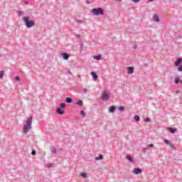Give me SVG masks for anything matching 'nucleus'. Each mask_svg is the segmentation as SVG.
<instances>
[{"mask_svg": "<svg viewBox=\"0 0 182 182\" xmlns=\"http://www.w3.org/2000/svg\"><path fill=\"white\" fill-rule=\"evenodd\" d=\"M22 21L24 23V25L28 28V29L31 28H33L35 26V21L33 20H31L29 16H23L22 18Z\"/></svg>", "mask_w": 182, "mask_h": 182, "instance_id": "nucleus-1", "label": "nucleus"}, {"mask_svg": "<svg viewBox=\"0 0 182 182\" xmlns=\"http://www.w3.org/2000/svg\"><path fill=\"white\" fill-rule=\"evenodd\" d=\"M91 14L95 16H99V15H105V11L102 8H95L91 10Z\"/></svg>", "mask_w": 182, "mask_h": 182, "instance_id": "nucleus-2", "label": "nucleus"}, {"mask_svg": "<svg viewBox=\"0 0 182 182\" xmlns=\"http://www.w3.org/2000/svg\"><path fill=\"white\" fill-rule=\"evenodd\" d=\"M101 99L102 100L107 101L109 100V99H110V95H109V93H107V91H103L101 96Z\"/></svg>", "mask_w": 182, "mask_h": 182, "instance_id": "nucleus-3", "label": "nucleus"}, {"mask_svg": "<svg viewBox=\"0 0 182 182\" xmlns=\"http://www.w3.org/2000/svg\"><path fill=\"white\" fill-rule=\"evenodd\" d=\"M31 129H32L31 125H28V124H25L24 127H23V131L24 134H28V133L29 132V130H31Z\"/></svg>", "mask_w": 182, "mask_h": 182, "instance_id": "nucleus-4", "label": "nucleus"}, {"mask_svg": "<svg viewBox=\"0 0 182 182\" xmlns=\"http://www.w3.org/2000/svg\"><path fill=\"white\" fill-rule=\"evenodd\" d=\"M55 112L58 114H60V116H63V114H65V110L62 109V108L57 107L55 109Z\"/></svg>", "mask_w": 182, "mask_h": 182, "instance_id": "nucleus-5", "label": "nucleus"}, {"mask_svg": "<svg viewBox=\"0 0 182 182\" xmlns=\"http://www.w3.org/2000/svg\"><path fill=\"white\" fill-rule=\"evenodd\" d=\"M143 171V170H141V168H134V170L132 171V173H134V174H141V173Z\"/></svg>", "mask_w": 182, "mask_h": 182, "instance_id": "nucleus-6", "label": "nucleus"}, {"mask_svg": "<svg viewBox=\"0 0 182 182\" xmlns=\"http://www.w3.org/2000/svg\"><path fill=\"white\" fill-rule=\"evenodd\" d=\"M128 75H132L134 73V67H128L127 68Z\"/></svg>", "mask_w": 182, "mask_h": 182, "instance_id": "nucleus-7", "label": "nucleus"}, {"mask_svg": "<svg viewBox=\"0 0 182 182\" xmlns=\"http://www.w3.org/2000/svg\"><path fill=\"white\" fill-rule=\"evenodd\" d=\"M32 116H30L27 117V119L26 121V124H28L29 126H32Z\"/></svg>", "mask_w": 182, "mask_h": 182, "instance_id": "nucleus-8", "label": "nucleus"}, {"mask_svg": "<svg viewBox=\"0 0 182 182\" xmlns=\"http://www.w3.org/2000/svg\"><path fill=\"white\" fill-rule=\"evenodd\" d=\"M181 62H182V58H178L176 59V60L175 61V63H174V65L175 66H179V65H182Z\"/></svg>", "mask_w": 182, "mask_h": 182, "instance_id": "nucleus-9", "label": "nucleus"}, {"mask_svg": "<svg viewBox=\"0 0 182 182\" xmlns=\"http://www.w3.org/2000/svg\"><path fill=\"white\" fill-rule=\"evenodd\" d=\"M65 102L68 105H72V103H73V99H72L70 97H65Z\"/></svg>", "mask_w": 182, "mask_h": 182, "instance_id": "nucleus-10", "label": "nucleus"}, {"mask_svg": "<svg viewBox=\"0 0 182 182\" xmlns=\"http://www.w3.org/2000/svg\"><path fill=\"white\" fill-rule=\"evenodd\" d=\"M91 76L93 79V80L96 81L97 80V74L95 72H91Z\"/></svg>", "mask_w": 182, "mask_h": 182, "instance_id": "nucleus-11", "label": "nucleus"}, {"mask_svg": "<svg viewBox=\"0 0 182 182\" xmlns=\"http://www.w3.org/2000/svg\"><path fill=\"white\" fill-rule=\"evenodd\" d=\"M167 129L168 130L169 133H171V134H174V133L177 132V129H174L171 127H168Z\"/></svg>", "mask_w": 182, "mask_h": 182, "instance_id": "nucleus-12", "label": "nucleus"}, {"mask_svg": "<svg viewBox=\"0 0 182 182\" xmlns=\"http://www.w3.org/2000/svg\"><path fill=\"white\" fill-rule=\"evenodd\" d=\"M61 55L63 56V59L65 60H68V59H69V55L67 53H61Z\"/></svg>", "mask_w": 182, "mask_h": 182, "instance_id": "nucleus-13", "label": "nucleus"}, {"mask_svg": "<svg viewBox=\"0 0 182 182\" xmlns=\"http://www.w3.org/2000/svg\"><path fill=\"white\" fill-rule=\"evenodd\" d=\"M153 20L154 22H160V18H159V16L157 14H154L153 16Z\"/></svg>", "mask_w": 182, "mask_h": 182, "instance_id": "nucleus-14", "label": "nucleus"}, {"mask_svg": "<svg viewBox=\"0 0 182 182\" xmlns=\"http://www.w3.org/2000/svg\"><path fill=\"white\" fill-rule=\"evenodd\" d=\"M115 111H116V107H114V106L109 107V113H114Z\"/></svg>", "mask_w": 182, "mask_h": 182, "instance_id": "nucleus-15", "label": "nucleus"}, {"mask_svg": "<svg viewBox=\"0 0 182 182\" xmlns=\"http://www.w3.org/2000/svg\"><path fill=\"white\" fill-rule=\"evenodd\" d=\"M76 105L82 107V106H83V101L82 100H78L76 102Z\"/></svg>", "mask_w": 182, "mask_h": 182, "instance_id": "nucleus-16", "label": "nucleus"}, {"mask_svg": "<svg viewBox=\"0 0 182 182\" xmlns=\"http://www.w3.org/2000/svg\"><path fill=\"white\" fill-rule=\"evenodd\" d=\"M127 160H128V161H129V163H134V160L133 159V158L131 156H126Z\"/></svg>", "mask_w": 182, "mask_h": 182, "instance_id": "nucleus-17", "label": "nucleus"}, {"mask_svg": "<svg viewBox=\"0 0 182 182\" xmlns=\"http://www.w3.org/2000/svg\"><path fill=\"white\" fill-rule=\"evenodd\" d=\"M95 160L96 161H99V160H103V155L102 154H99V156H96L95 158Z\"/></svg>", "mask_w": 182, "mask_h": 182, "instance_id": "nucleus-18", "label": "nucleus"}, {"mask_svg": "<svg viewBox=\"0 0 182 182\" xmlns=\"http://www.w3.org/2000/svg\"><path fill=\"white\" fill-rule=\"evenodd\" d=\"M174 83H176V85H178V83H181V82H180V77H176L174 79Z\"/></svg>", "mask_w": 182, "mask_h": 182, "instance_id": "nucleus-19", "label": "nucleus"}, {"mask_svg": "<svg viewBox=\"0 0 182 182\" xmlns=\"http://www.w3.org/2000/svg\"><path fill=\"white\" fill-rule=\"evenodd\" d=\"M80 176H81V177H83V178H87V173H85V172H82L80 173Z\"/></svg>", "mask_w": 182, "mask_h": 182, "instance_id": "nucleus-20", "label": "nucleus"}, {"mask_svg": "<svg viewBox=\"0 0 182 182\" xmlns=\"http://www.w3.org/2000/svg\"><path fill=\"white\" fill-rule=\"evenodd\" d=\"M66 107V104L65 102H61L60 104V107L58 108H60V109H65Z\"/></svg>", "mask_w": 182, "mask_h": 182, "instance_id": "nucleus-21", "label": "nucleus"}, {"mask_svg": "<svg viewBox=\"0 0 182 182\" xmlns=\"http://www.w3.org/2000/svg\"><path fill=\"white\" fill-rule=\"evenodd\" d=\"M93 59H95L96 60H100V59H102V55H94Z\"/></svg>", "mask_w": 182, "mask_h": 182, "instance_id": "nucleus-22", "label": "nucleus"}, {"mask_svg": "<svg viewBox=\"0 0 182 182\" xmlns=\"http://www.w3.org/2000/svg\"><path fill=\"white\" fill-rule=\"evenodd\" d=\"M80 113L83 118L86 117V112H85V111L80 110Z\"/></svg>", "mask_w": 182, "mask_h": 182, "instance_id": "nucleus-23", "label": "nucleus"}, {"mask_svg": "<svg viewBox=\"0 0 182 182\" xmlns=\"http://www.w3.org/2000/svg\"><path fill=\"white\" fill-rule=\"evenodd\" d=\"M134 119L135 120V122H140V117L139 115H135L134 117Z\"/></svg>", "mask_w": 182, "mask_h": 182, "instance_id": "nucleus-24", "label": "nucleus"}, {"mask_svg": "<svg viewBox=\"0 0 182 182\" xmlns=\"http://www.w3.org/2000/svg\"><path fill=\"white\" fill-rule=\"evenodd\" d=\"M178 72H182V64L176 66Z\"/></svg>", "mask_w": 182, "mask_h": 182, "instance_id": "nucleus-25", "label": "nucleus"}, {"mask_svg": "<svg viewBox=\"0 0 182 182\" xmlns=\"http://www.w3.org/2000/svg\"><path fill=\"white\" fill-rule=\"evenodd\" d=\"M16 14H17L18 16H21V15H23V11H17Z\"/></svg>", "mask_w": 182, "mask_h": 182, "instance_id": "nucleus-26", "label": "nucleus"}, {"mask_svg": "<svg viewBox=\"0 0 182 182\" xmlns=\"http://www.w3.org/2000/svg\"><path fill=\"white\" fill-rule=\"evenodd\" d=\"M4 75H5V73L3 70L0 71V79L4 77Z\"/></svg>", "mask_w": 182, "mask_h": 182, "instance_id": "nucleus-27", "label": "nucleus"}, {"mask_svg": "<svg viewBox=\"0 0 182 182\" xmlns=\"http://www.w3.org/2000/svg\"><path fill=\"white\" fill-rule=\"evenodd\" d=\"M118 110H119L120 112H124V107L121 106L118 107Z\"/></svg>", "mask_w": 182, "mask_h": 182, "instance_id": "nucleus-28", "label": "nucleus"}, {"mask_svg": "<svg viewBox=\"0 0 182 182\" xmlns=\"http://www.w3.org/2000/svg\"><path fill=\"white\" fill-rule=\"evenodd\" d=\"M75 22H76L77 23H79V24L83 23V21H82V20L75 19Z\"/></svg>", "mask_w": 182, "mask_h": 182, "instance_id": "nucleus-29", "label": "nucleus"}, {"mask_svg": "<svg viewBox=\"0 0 182 182\" xmlns=\"http://www.w3.org/2000/svg\"><path fill=\"white\" fill-rule=\"evenodd\" d=\"M164 142L165 143V144H168V146L171 144L170 141H168V139H164Z\"/></svg>", "mask_w": 182, "mask_h": 182, "instance_id": "nucleus-30", "label": "nucleus"}, {"mask_svg": "<svg viewBox=\"0 0 182 182\" xmlns=\"http://www.w3.org/2000/svg\"><path fill=\"white\" fill-rule=\"evenodd\" d=\"M15 80L16 82H21V77H19V76H16V77H15Z\"/></svg>", "mask_w": 182, "mask_h": 182, "instance_id": "nucleus-31", "label": "nucleus"}, {"mask_svg": "<svg viewBox=\"0 0 182 182\" xmlns=\"http://www.w3.org/2000/svg\"><path fill=\"white\" fill-rule=\"evenodd\" d=\"M52 153H54V154L58 153V149H56V148H53Z\"/></svg>", "mask_w": 182, "mask_h": 182, "instance_id": "nucleus-32", "label": "nucleus"}, {"mask_svg": "<svg viewBox=\"0 0 182 182\" xmlns=\"http://www.w3.org/2000/svg\"><path fill=\"white\" fill-rule=\"evenodd\" d=\"M31 154H32V156H36V151L32 150L31 151Z\"/></svg>", "mask_w": 182, "mask_h": 182, "instance_id": "nucleus-33", "label": "nucleus"}, {"mask_svg": "<svg viewBox=\"0 0 182 182\" xmlns=\"http://www.w3.org/2000/svg\"><path fill=\"white\" fill-rule=\"evenodd\" d=\"M46 167L50 168V167H52V164H47Z\"/></svg>", "mask_w": 182, "mask_h": 182, "instance_id": "nucleus-34", "label": "nucleus"}, {"mask_svg": "<svg viewBox=\"0 0 182 182\" xmlns=\"http://www.w3.org/2000/svg\"><path fill=\"white\" fill-rule=\"evenodd\" d=\"M148 147H150V148L153 149V147H154V144H150L148 145Z\"/></svg>", "mask_w": 182, "mask_h": 182, "instance_id": "nucleus-35", "label": "nucleus"}, {"mask_svg": "<svg viewBox=\"0 0 182 182\" xmlns=\"http://www.w3.org/2000/svg\"><path fill=\"white\" fill-rule=\"evenodd\" d=\"M134 4H137L138 2H140V0H132Z\"/></svg>", "mask_w": 182, "mask_h": 182, "instance_id": "nucleus-36", "label": "nucleus"}, {"mask_svg": "<svg viewBox=\"0 0 182 182\" xmlns=\"http://www.w3.org/2000/svg\"><path fill=\"white\" fill-rule=\"evenodd\" d=\"M169 146H170V148H171V149H174V144H173L171 143V144H169Z\"/></svg>", "mask_w": 182, "mask_h": 182, "instance_id": "nucleus-37", "label": "nucleus"}, {"mask_svg": "<svg viewBox=\"0 0 182 182\" xmlns=\"http://www.w3.org/2000/svg\"><path fill=\"white\" fill-rule=\"evenodd\" d=\"M149 120H150V119H149V118L144 119V122H149Z\"/></svg>", "mask_w": 182, "mask_h": 182, "instance_id": "nucleus-38", "label": "nucleus"}, {"mask_svg": "<svg viewBox=\"0 0 182 182\" xmlns=\"http://www.w3.org/2000/svg\"><path fill=\"white\" fill-rule=\"evenodd\" d=\"M82 92H84V93H87V90L83 89V90H82Z\"/></svg>", "mask_w": 182, "mask_h": 182, "instance_id": "nucleus-39", "label": "nucleus"}, {"mask_svg": "<svg viewBox=\"0 0 182 182\" xmlns=\"http://www.w3.org/2000/svg\"><path fill=\"white\" fill-rule=\"evenodd\" d=\"M68 75H72V72L70 71V70H69L68 71Z\"/></svg>", "mask_w": 182, "mask_h": 182, "instance_id": "nucleus-40", "label": "nucleus"}, {"mask_svg": "<svg viewBox=\"0 0 182 182\" xmlns=\"http://www.w3.org/2000/svg\"><path fill=\"white\" fill-rule=\"evenodd\" d=\"M175 93H176V95H178V93H180V91L176 90V91H175Z\"/></svg>", "mask_w": 182, "mask_h": 182, "instance_id": "nucleus-41", "label": "nucleus"}, {"mask_svg": "<svg viewBox=\"0 0 182 182\" xmlns=\"http://www.w3.org/2000/svg\"><path fill=\"white\" fill-rule=\"evenodd\" d=\"M76 38H80V35H75Z\"/></svg>", "mask_w": 182, "mask_h": 182, "instance_id": "nucleus-42", "label": "nucleus"}, {"mask_svg": "<svg viewBox=\"0 0 182 182\" xmlns=\"http://www.w3.org/2000/svg\"><path fill=\"white\" fill-rule=\"evenodd\" d=\"M134 49H137V46H136V45H134Z\"/></svg>", "mask_w": 182, "mask_h": 182, "instance_id": "nucleus-43", "label": "nucleus"}, {"mask_svg": "<svg viewBox=\"0 0 182 182\" xmlns=\"http://www.w3.org/2000/svg\"><path fill=\"white\" fill-rule=\"evenodd\" d=\"M144 150H149V146L144 148Z\"/></svg>", "mask_w": 182, "mask_h": 182, "instance_id": "nucleus-44", "label": "nucleus"}, {"mask_svg": "<svg viewBox=\"0 0 182 182\" xmlns=\"http://www.w3.org/2000/svg\"><path fill=\"white\" fill-rule=\"evenodd\" d=\"M154 1H156V0H148V2H153Z\"/></svg>", "mask_w": 182, "mask_h": 182, "instance_id": "nucleus-45", "label": "nucleus"}, {"mask_svg": "<svg viewBox=\"0 0 182 182\" xmlns=\"http://www.w3.org/2000/svg\"><path fill=\"white\" fill-rule=\"evenodd\" d=\"M80 48H83V43H80Z\"/></svg>", "mask_w": 182, "mask_h": 182, "instance_id": "nucleus-46", "label": "nucleus"}, {"mask_svg": "<svg viewBox=\"0 0 182 182\" xmlns=\"http://www.w3.org/2000/svg\"><path fill=\"white\" fill-rule=\"evenodd\" d=\"M86 4H87V5H89V4H90V2H89V1H86Z\"/></svg>", "mask_w": 182, "mask_h": 182, "instance_id": "nucleus-47", "label": "nucleus"}, {"mask_svg": "<svg viewBox=\"0 0 182 182\" xmlns=\"http://www.w3.org/2000/svg\"><path fill=\"white\" fill-rule=\"evenodd\" d=\"M117 2H122V0H115Z\"/></svg>", "mask_w": 182, "mask_h": 182, "instance_id": "nucleus-48", "label": "nucleus"}, {"mask_svg": "<svg viewBox=\"0 0 182 182\" xmlns=\"http://www.w3.org/2000/svg\"><path fill=\"white\" fill-rule=\"evenodd\" d=\"M77 77H78V79H80L81 76H80V75H78Z\"/></svg>", "mask_w": 182, "mask_h": 182, "instance_id": "nucleus-49", "label": "nucleus"}, {"mask_svg": "<svg viewBox=\"0 0 182 182\" xmlns=\"http://www.w3.org/2000/svg\"><path fill=\"white\" fill-rule=\"evenodd\" d=\"M76 119H79V117H76Z\"/></svg>", "mask_w": 182, "mask_h": 182, "instance_id": "nucleus-50", "label": "nucleus"}, {"mask_svg": "<svg viewBox=\"0 0 182 182\" xmlns=\"http://www.w3.org/2000/svg\"><path fill=\"white\" fill-rule=\"evenodd\" d=\"M181 83L182 84V80L181 81Z\"/></svg>", "mask_w": 182, "mask_h": 182, "instance_id": "nucleus-51", "label": "nucleus"}]
</instances>
